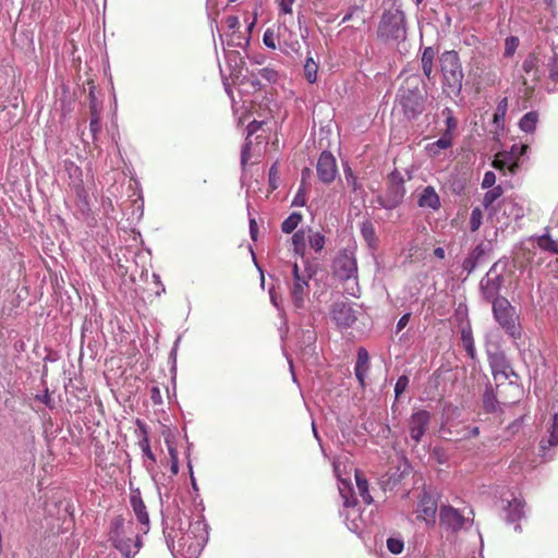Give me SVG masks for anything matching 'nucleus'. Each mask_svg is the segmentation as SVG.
Wrapping results in <instances>:
<instances>
[{"instance_id":"1","label":"nucleus","mask_w":558,"mask_h":558,"mask_svg":"<svg viewBox=\"0 0 558 558\" xmlns=\"http://www.w3.org/2000/svg\"><path fill=\"white\" fill-rule=\"evenodd\" d=\"M167 546L174 558H198L208 541L207 524L203 519L189 523L187 529L166 526L163 530Z\"/></svg>"},{"instance_id":"33","label":"nucleus","mask_w":558,"mask_h":558,"mask_svg":"<svg viewBox=\"0 0 558 558\" xmlns=\"http://www.w3.org/2000/svg\"><path fill=\"white\" fill-rule=\"evenodd\" d=\"M482 401L485 412L496 413L499 410V401L497 400L490 386L486 387Z\"/></svg>"},{"instance_id":"22","label":"nucleus","mask_w":558,"mask_h":558,"mask_svg":"<svg viewBox=\"0 0 558 558\" xmlns=\"http://www.w3.org/2000/svg\"><path fill=\"white\" fill-rule=\"evenodd\" d=\"M493 167L504 173L508 171L510 174H515L520 163L504 150L496 154L493 160Z\"/></svg>"},{"instance_id":"25","label":"nucleus","mask_w":558,"mask_h":558,"mask_svg":"<svg viewBox=\"0 0 558 558\" xmlns=\"http://www.w3.org/2000/svg\"><path fill=\"white\" fill-rule=\"evenodd\" d=\"M485 254V248L483 244H477L463 259L462 268L466 271V275H470L477 267L480 260Z\"/></svg>"},{"instance_id":"53","label":"nucleus","mask_w":558,"mask_h":558,"mask_svg":"<svg viewBox=\"0 0 558 558\" xmlns=\"http://www.w3.org/2000/svg\"><path fill=\"white\" fill-rule=\"evenodd\" d=\"M251 140L248 138H245V144L243 145L242 147V150H241V166L242 168H245V166L247 165L248 160L251 159Z\"/></svg>"},{"instance_id":"23","label":"nucleus","mask_w":558,"mask_h":558,"mask_svg":"<svg viewBox=\"0 0 558 558\" xmlns=\"http://www.w3.org/2000/svg\"><path fill=\"white\" fill-rule=\"evenodd\" d=\"M369 369V355L365 348H359L354 374L361 386L365 385V377Z\"/></svg>"},{"instance_id":"39","label":"nucleus","mask_w":558,"mask_h":558,"mask_svg":"<svg viewBox=\"0 0 558 558\" xmlns=\"http://www.w3.org/2000/svg\"><path fill=\"white\" fill-rule=\"evenodd\" d=\"M442 116H445V123H446V130L442 134L448 135L449 137H452L453 131L457 129L458 122L456 118L452 114V110L449 108H446L442 110Z\"/></svg>"},{"instance_id":"54","label":"nucleus","mask_w":558,"mask_h":558,"mask_svg":"<svg viewBox=\"0 0 558 558\" xmlns=\"http://www.w3.org/2000/svg\"><path fill=\"white\" fill-rule=\"evenodd\" d=\"M549 78L554 82H558V54L555 53L549 63Z\"/></svg>"},{"instance_id":"29","label":"nucleus","mask_w":558,"mask_h":558,"mask_svg":"<svg viewBox=\"0 0 558 558\" xmlns=\"http://www.w3.org/2000/svg\"><path fill=\"white\" fill-rule=\"evenodd\" d=\"M318 69V62L314 60V58L311 56V52L308 51L304 62L303 72L305 80L310 84H314L317 82Z\"/></svg>"},{"instance_id":"55","label":"nucleus","mask_w":558,"mask_h":558,"mask_svg":"<svg viewBox=\"0 0 558 558\" xmlns=\"http://www.w3.org/2000/svg\"><path fill=\"white\" fill-rule=\"evenodd\" d=\"M278 161L274 162L269 169V184L272 190L278 187Z\"/></svg>"},{"instance_id":"31","label":"nucleus","mask_w":558,"mask_h":558,"mask_svg":"<svg viewBox=\"0 0 558 558\" xmlns=\"http://www.w3.org/2000/svg\"><path fill=\"white\" fill-rule=\"evenodd\" d=\"M452 137L442 134L437 141L428 144L426 146V150L430 156L436 157L440 154L441 150L452 146Z\"/></svg>"},{"instance_id":"59","label":"nucleus","mask_w":558,"mask_h":558,"mask_svg":"<svg viewBox=\"0 0 558 558\" xmlns=\"http://www.w3.org/2000/svg\"><path fill=\"white\" fill-rule=\"evenodd\" d=\"M263 124L264 122L257 120H253L252 122H250L248 125L246 126V138L250 140V137L253 134H255L262 128Z\"/></svg>"},{"instance_id":"11","label":"nucleus","mask_w":558,"mask_h":558,"mask_svg":"<svg viewBox=\"0 0 558 558\" xmlns=\"http://www.w3.org/2000/svg\"><path fill=\"white\" fill-rule=\"evenodd\" d=\"M64 169H65L66 174L70 180L69 184L80 202L81 210L88 211L89 210L88 193L84 187L82 169L75 162H73L71 160L64 161Z\"/></svg>"},{"instance_id":"57","label":"nucleus","mask_w":558,"mask_h":558,"mask_svg":"<svg viewBox=\"0 0 558 558\" xmlns=\"http://www.w3.org/2000/svg\"><path fill=\"white\" fill-rule=\"evenodd\" d=\"M89 129L94 137L101 130L100 119L96 113H93L90 118Z\"/></svg>"},{"instance_id":"37","label":"nucleus","mask_w":558,"mask_h":558,"mask_svg":"<svg viewBox=\"0 0 558 558\" xmlns=\"http://www.w3.org/2000/svg\"><path fill=\"white\" fill-rule=\"evenodd\" d=\"M303 219V216L302 214L300 213H292L290 214L281 223V231L283 233H292L298 227L299 225L301 223Z\"/></svg>"},{"instance_id":"61","label":"nucleus","mask_w":558,"mask_h":558,"mask_svg":"<svg viewBox=\"0 0 558 558\" xmlns=\"http://www.w3.org/2000/svg\"><path fill=\"white\" fill-rule=\"evenodd\" d=\"M389 181H390V185H399V184L404 185L403 177L398 171H393L390 173Z\"/></svg>"},{"instance_id":"12","label":"nucleus","mask_w":558,"mask_h":558,"mask_svg":"<svg viewBox=\"0 0 558 558\" xmlns=\"http://www.w3.org/2000/svg\"><path fill=\"white\" fill-rule=\"evenodd\" d=\"M489 218L494 219L496 217V221L505 227L509 225L510 219L518 220L524 216V210L521 206H519L514 201L504 199L496 209H493L492 213H488Z\"/></svg>"},{"instance_id":"3","label":"nucleus","mask_w":558,"mask_h":558,"mask_svg":"<svg viewBox=\"0 0 558 558\" xmlns=\"http://www.w3.org/2000/svg\"><path fill=\"white\" fill-rule=\"evenodd\" d=\"M333 473L340 482L339 493L343 499V506L347 509L344 513L345 523L350 531L359 533L363 530V521L359 511L355 509L356 499L353 497L352 487L349 482L342 478V472L347 471V461L336 458L332 461Z\"/></svg>"},{"instance_id":"49","label":"nucleus","mask_w":558,"mask_h":558,"mask_svg":"<svg viewBox=\"0 0 558 558\" xmlns=\"http://www.w3.org/2000/svg\"><path fill=\"white\" fill-rule=\"evenodd\" d=\"M257 75L268 83H274L278 78V72L268 66L259 69Z\"/></svg>"},{"instance_id":"30","label":"nucleus","mask_w":558,"mask_h":558,"mask_svg":"<svg viewBox=\"0 0 558 558\" xmlns=\"http://www.w3.org/2000/svg\"><path fill=\"white\" fill-rule=\"evenodd\" d=\"M436 53H437V51L435 50L434 47H426L423 50L422 59H421V61H422V70H423L424 75L427 78H430V75L433 73V70H434V59L436 57Z\"/></svg>"},{"instance_id":"28","label":"nucleus","mask_w":558,"mask_h":558,"mask_svg":"<svg viewBox=\"0 0 558 558\" xmlns=\"http://www.w3.org/2000/svg\"><path fill=\"white\" fill-rule=\"evenodd\" d=\"M307 238L308 235H306V230L303 228L295 231L292 235L293 252L302 258L305 256Z\"/></svg>"},{"instance_id":"62","label":"nucleus","mask_w":558,"mask_h":558,"mask_svg":"<svg viewBox=\"0 0 558 558\" xmlns=\"http://www.w3.org/2000/svg\"><path fill=\"white\" fill-rule=\"evenodd\" d=\"M410 317H411V314L405 313L399 318L397 326H396V332H400L408 325Z\"/></svg>"},{"instance_id":"16","label":"nucleus","mask_w":558,"mask_h":558,"mask_svg":"<svg viewBox=\"0 0 558 558\" xmlns=\"http://www.w3.org/2000/svg\"><path fill=\"white\" fill-rule=\"evenodd\" d=\"M331 318L339 328L345 329L356 322V313L350 304L337 302L332 305Z\"/></svg>"},{"instance_id":"8","label":"nucleus","mask_w":558,"mask_h":558,"mask_svg":"<svg viewBox=\"0 0 558 558\" xmlns=\"http://www.w3.org/2000/svg\"><path fill=\"white\" fill-rule=\"evenodd\" d=\"M313 275L314 271H312L310 266H305L304 270L301 271L299 265L296 263L293 264L292 281L289 283V290L292 303L296 308L304 307L305 300L310 294L308 281Z\"/></svg>"},{"instance_id":"45","label":"nucleus","mask_w":558,"mask_h":558,"mask_svg":"<svg viewBox=\"0 0 558 558\" xmlns=\"http://www.w3.org/2000/svg\"><path fill=\"white\" fill-rule=\"evenodd\" d=\"M387 548L391 554L398 555L402 553L404 543L401 538L390 537L387 539Z\"/></svg>"},{"instance_id":"24","label":"nucleus","mask_w":558,"mask_h":558,"mask_svg":"<svg viewBox=\"0 0 558 558\" xmlns=\"http://www.w3.org/2000/svg\"><path fill=\"white\" fill-rule=\"evenodd\" d=\"M417 205L421 208H428L432 210H438L440 207V199L435 189L430 185L424 187L418 196Z\"/></svg>"},{"instance_id":"26","label":"nucleus","mask_w":558,"mask_h":558,"mask_svg":"<svg viewBox=\"0 0 558 558\" xmlns=\"http://www.w3.org/2000/svg\"><path fill=\"white\" fill-rule=\"evenodd\" d=\"M524 502L519 498H513L508 502L506 512V520L508 523L518 522L524 514L523 512Z\"/></svg>"},{"instance_id":"64","label":"nucleus","mask_w":558,"mask_h":558,"mask_svg":"<svg viewBox=\"0 0 558 558\" xmlns=\"http://www.w3.org/2000/svg\"><path fill=\"white\" fill-rule=\"evenodd\" d=\"M303 337H304L305 341L307 342L308 348L313 351L314 349H312L311 345L314 344L316 341L315 332L312 330H307V331L303 332Z\"/></svg>"},{"instance_id":"15","label":"nucleus","mask_w":558,"mask_h":558,"mask_svg":"<svg viewBox=\"0 0 558 558\" xmlns=\"http://www.w3.org/2000/svg\"><path fill=\"white\" fill-rule=\"evenodd\" d=\"M430 423V414L428 411L420 410L414 412L409 420V432L414 445H417Z\"/></svg>"},{"instance_id":"60","label":"nucleus","mask_w":558,"mask_h":558,"mask_svg":"<svg viewBox=\"0 0 558 558\" xmlns=\"http://www.w3.org/2000/svg\"><path fill=\"white\" fill-rule=\"evenodd\" d=\"M36 400L43 402L45 405H47L49 409L54 408V403L48 392V389L45 390L43 395H36Z\"/></svg>"},{"instance_id":"44","label":"nucleus","mask_w":558,"mask_h":558,"mask_svg":"<svg viewBox=\"0 0 558 558\" xmlns=\"http://www.w3.org/2000/svg\"><path fill=\"white\" fill-rule=\"evenodd\" d=\"M296 0H276L278 5L279 16L281 15H291L293 12V4Z\"/></svg>"},{"instance_id":"47","label":"nucleus","mask_w":558,"mask_h":558,"mask_svg":"<svg viewBox=\"0 0 558 558\" xmlns=\"http://www.w3.org/2000/svg\"><path fill=\"white\" fill-rule=\"evenodd\" d=\"M344 178L349 186H351L353 192H356L361 189V184L359 183L357 178L354 175L352 169L350 167H345L344 170Z\"/></svg>"},{"instance_id":"40","label":"nucleus","mask_w":558,"mask_h":558,"mask_svg":"<svg viewBox=\"0 0 558 558\" xmlns=\"http://www.w3.org/2000/svg\"><path fill=\"white\" fill-rule=\"evenodd\" d=\"M308 244L315 252H320L326 243L325 235H323L320 232H312L311 229H308Z\"/></svg>"},{"instance_id":"58","label":"nucleus","mask_w":558,"mask_h":558,"mask_svg":"<svg viewBox=\"0 0 558 558\" xmlns=\"http://www.w3.org/2000/svg\"><path fill=\"white\" fill-rule=\"evenodd\" d=\"M150 400L154 405L162 404V396L159 387L154 386L150 388Z\"/></svg>"},{"instance_id":"46","label":"nucleus","mask_w":558,"mask_h":558,"mask_svg":"<svg viewBox=\"0 0 558 558\" xmlns=\"http://www.w3.org/2000/svg\"><path fill=\"white\" fill-rule=\"evenodd\" d=\"M529 146L525 144L519 145L513 144L509 150H506L513 159H517L520 163V158L526 154Z\"/></svg>"},{"instance_id":"21","label":"nucleus","mask_w":558,"mask_h":558,"mask_svg":"<svg viewBox=\"0 0 558 558\" xmlns=\"http://www.w3.org/2000/svg\"><path fill=\"white\" fill-rule=\"evenodd\" d=\"M404 194V185H389L385 198H380L379 204L385 209H392L402 202Z\"/></svg>"},{"instance_id":"27","label":"nucleus","mask_w":558,"mask_h":558,"mask_svg":"<svg viewBox=\"0 0 558 558\" xmlns=\"http://www.w3.org/2000/svg\"><path fill=\"white\" fill-rule=\"evenodd\" d=\"M361 234L369 248L375 250L377 247L378 238L371 220L366 219L361 223Z\"/></svg>"},{"instance_id":"38","label":"nucleus","mask_w":558,"mask_h":558,"mask_svg":"<svg viewBox=\"0 0 558 558\" xmlns=\"http://www.w3.org/2000/svg\"><path fill=\"white\" fill-rule=\"evenodd\" d=\"M537 245L542 251L558 254V241L551 239L548 234L538 236Z\"/></svg>"},{"instance_id":"13","label":"nucleus","mask_w":558,"mask_h":558,"mask_svg":"<svg viewBox=\"0 0 558 558\" xmlns=\"http://www.w3.org/2000/svg\"><path fill=\"white\" fill-rule=\"evenodd\" d=\"M437 500L427 492H423L417 501L416 519L425 522L427 526H434L436 523Z\"/></svg>"},{"instance_id":"34","label":"nucleus","mask_w":558,"mask_h":558,"mask_svg":"<svg viewBox=\"0 0 558 558\" xmlns=\"http://www.w3.org/2000/svg\"><path fill=\"white\" fill-rule=\"evenodd\" d=\"M504 193V190L500 185L494 186L490 190H488L483 197V206L486 210L489 213L493 211V209H496V207H493V204L495 201H497Z\"/></svg>"},{"instance_id":"18","label":"nucleus","mask_w":558,"mask_h":558,"mask_svg":"<svg viewBox=\"0 0 558 558\" xmlns=\"http://www.w3.org/2000/svg\"><path fill=\"white\" fill-rule=\"evenodd\" d=\"M439 520L442 526L454 532L461 530L466 522V519L451 506L440 508Z\"/></svg>"},{"instance_id":"9","label":"nucleus","mask_w":558,"mask_h":558,"mask_svg":"<svg viewBox=\"0 0 558 558\" xmlns=\"http://www.w3.org/2000/svg\"><path fill=\"white\" fill-rule=\"evenodd\" d=\"M378 33L387 39L398 40L405 36V15L399 9L386 11L380 20Z\"/></svg>"},{"instance_id":"6","label":"nucleus","mask_w":558,"mask_h":558,"mask_svg":"<svg viewBox=\"0 0 558 558\" xmlns=\"http://www.w3.org/2000/svg\"><path fill=\"white\" fill-rule=\"evenodd\" d=\"M131 526L125 525L121 517H116L111 521L109 541L124 556V558L134 557L142 547V539L138 534L134 538L128 536Z\"/></svg>"},{"instance_id":"5","label":"nucleus","mask_w":558,"mask_h":558,"mask_svg":"<svg viewBox=\"0 0 558 558\" xmlns=\"http://www.w3.org/2000/svg\"><path fill=\"white\" fill-rule=\"evenodd\" d=\"M332 270L335 277L347 283L345 293L357 298L360 293L357 264L353 253L347 251L340 253L332 263Z\"/></svg>"},{"instance_id":"7","label":"nucleus","mask_w":558,"mask_h":558,"mask_svg":"<svg viewBox=\"0 0 558 558\" xmlns=\"http://www.w3.org/2000/svg\"><path fill=\"white\" fill-rule=\"evenodd\" d=\"M493 315L499 326L513 339L521 337L515 308L506 298L493 302Z\"/></svg>"},{"instance_id":"35","label":"nucleus","mask_w":558,"mask_h":558,"mask_svg":"<svg viewBox=\"0 0 558 558\" xmlns=\"http://www.w3.org/2000/svg\"><path fill=\"white\" fill-rule=\"evenodd\" d=\"M355 481L359 494L362 497L363 501L366 505H371L373 502V497L371 496L368 490L367 480L357 470H355Z\"/></svg>"},{"instance_id":"2","label":"nucleus","mask_w":558,"mask_h":558,"mask_svg":"<svg viewBox=\"0 0 558 558\" xmlns=\"http://www.w3.org/2000/svg\"><path fill=\"white\" fill-rule=\"evenodd\" d=\"M418 75H410L401 84L397 94V104L408 119H416L425 110L426 93Z\"/></svg>"},{"instance_id":"14","label":"nucleus","mask_w":558,"mask_h":558,"mask_svg":"<svg viewBox=\"0 0 558 558\" xmlns=\"http://www.w3.org/2000/svg\"><path fill=\"white\" fill-rule=\"evenodd\" d=\"M316 171L318 179L329 184L331 183L338 173L336 158L330 151L324 150L317 161Z\"/></svg>"},{"instance_id":"50","label":"nucleus","mask_w":558,"mask_h":558,"mask_svg":"<svg viewBox=\"0 0 558 558\" xmlns=\"http://www.w3.org/2000/svg\"><path fill=\"white\" fill-rule=\"evenodd\" d=\"M138 446L141 448L143 454L146 458H148L153 463H155L156 462V458H155V454L150 450L149 438L148 437H142L138 440Z\"/></svg>"},{"instance_id":"36","label":"nucleus","mask_w":558,"mask_h":558,"mask_svg":"<svg viewBox=\"0 0 558 558\" xmlns=\"http://www.w3.org/2000/svg\"><path fill=\"white\" fill-rule=\"evenodd\" d=\"M538 114L535 111L525 113L519 121V128L525 133H532L536 129Z\"/></svg>"},{"instance_id":"51","label":"nucleus","mask_w":558,"mask_h":558,"mask_svg":"<svg viewBox=\"0 0 558 558\" xmlns=\"http://www.w3.org/2000/svg\"><path fill=\"white\" fill-rule=\"evenodd\" d=\"M410 379L407 375H401L395 385L396 398H399L408 388Z\"/></svg>"},{"instance_id":"43","label":"nucleus","mask_w":558,"mask_h":558,"mask_svg":"<svg viewBox=\"0 0 558 558\" xmlns=\"http://www.w3.org/2000/svg\"><path fill=\"white\" fill-rule=\"evenodd\" d=\"M483 214L478 207L472 209L470 217V229L471 231H477L482 225Z\"/></svg>"},{"instance_id":"19","label":"nucleus","mask_w":558,"mask_h":558,"mask_svg":"<svg viewBox=\"0 0 558 558\" xmlns=\"http://www.w3.org/2000/svg\"><path fill=\"white\" fill-rule=\"evenodd\" d=\"M489 365L496 380L499 377L504 379H510L512 376L518 377L506 356L501 353L489 356Z\"/></svg>"},{"instance_id":"42","label":"nucleus","mask_w":558,"mask_h":558,"mask_svg":"<svg viewBox=\"0 0 558 558\" xmlns=\"http://www.w3.org/2000/svg\"><path fill=\"white\" fill-rule=\"evenodd\" d=\"M519 47V38L515 36H509L505 40V57H512Z\"/></svg>"},{"instance_id":"63","label":"nucleus","mask_w":558,"mask_h":558,"mask_svg":"<svg viewBox=\"0 0 558 558\" xmlns=\"http://www.w3.org/2000/svg\"><path fill=\"white\" fill-rule=\"evenodd\" d=\"M258 227L255 218L250 217V235L253 241L257 240Z\"/></svg>"},{"instance_id":"32","label":"nucleus","mask_w":558,"mask_h":558,"mask_svg":"<svg viewBox=\"0 0 558 558\" xmlns=\"http://www.w3.org/2000/svg\"><path fill=\"white\" fill-rule=\"evenodd\" d=\"M461 341L463 344L464 350L466 351L468 355L475 361L476 360V350L473 339V333L471 330V327H463L461 330Z\"/></svg>"},{"instance_id":"20","label":"nucleus","mask_w":558,"mask_h":558,"mask_svg":"<svg viewBox=\"0 0 558 558\" xmlns=\"http://www.w3.org/2000/svg\"><path fill=\"white\" fill-rule=\"evenodd\" d=\"M130 505L137 521L145 526L144 533H146L148 531L149 517L138 489L131 490Z\"/></svg>"},{"instance_id":"52","label":"nucleus","mask_w":558,"mask_h":558,"mask_svg":"<svg viewBox=\"0 0 558 558\" xmlns=\"http://www.w3.org/2000/svg\"><path fill=\"white\" fill-rule=\"evenodd\" d=\"M306 204V191L304 184H301L292 199V206L303 207Z\"/></svg>"},{"instance_id":"48","label":"nucleus","mask_w":558,"mask_h":558,"mask_svg":"<svg viewBox=\"0 0 558 558\" xmlns=\"http://www.w3.org/2000/svg\"><path fill=\"white\" fill-rule=\"evenodd\" d=\"M507 112V99H502L496 109V112L494 114V123L499 126L504 120Z\"/></svg>"},{"instance_id":"4","label":"nucleus","mask_w":558,"mask_h":558,"mask_svg":"<svg viewBox=\"0 0 558 558\" xmlns=\"http://www.w3.org/2000/svg\"><path fill=\"white\" fill-rule=\"evenodd\" d=\"M442 89L448 96H458L462 89L463 71L457 51L447 50L439 57Z\"/></svg>"},{"instance_id":"56","label":"nucleus","mask_w":558,"mask_h":558,"mask_svg":"<svg viewBox=\"0 0 558 558\" xmlns=\"http://www.w3.org/2000/svg\"><path fill=\"white\" fill-rule=\"evenodd\" d=\"M495 183H496V174L493 171L485 172L483 181H482V187L490 189V187H494Z\"/></svg>"},{"instance_id":"10","label":"nucleus","mask_w":558,"mask_h":558,"mask_svg":"<svg viewBox=\"0 0 558 558\" xmlns=\"http://www.w3.org/2000/svg\"><path fill=\"white\" fill-rule=\"evenodd\" d=\"M500 263L496 262L480 281V291L484 300L493 303L502 296L499 295L504 286V269L499 270Z\"/></svg>"},{"instance_id":"17","label":"nucleus","mask_w":558,"mask_h":558,"mask_svg":"<svg viewBox=\"0 0 558 558\" xmlns=\"http://www.w3.org/2000/svg\"><path fill=\"white\" fill-rule=\"evenodd\" d=\"M279 47L287 56L301 54V43L298 35L286 25L279 27Z\"/></svg>"},{"instance_id":"41","label":"nucleus","mask_w":558,"mask_h":558,"mask_svg":"<svg viewBox=\"0 0 558 558\" xmlns=\"http://www.w3.org/2000/svg\"><path fill=\"white\" fill-rule=\"evenodd\" d=\"M263 43L269 49H277L279 45V32L275 33L274 29L267 28L263 35Z\"/></svg>"}]
</instances>
